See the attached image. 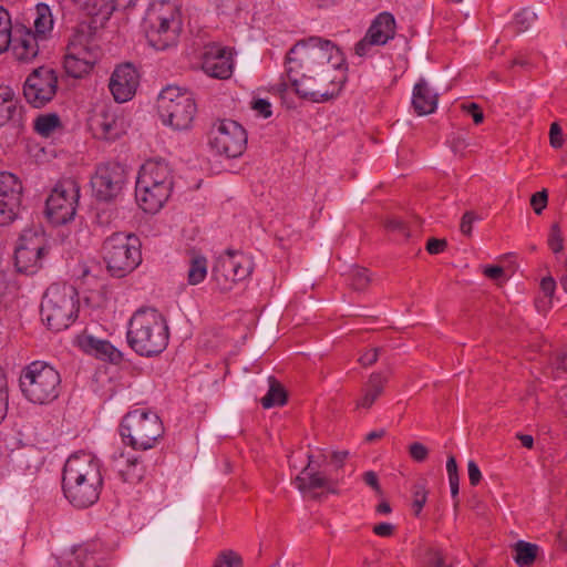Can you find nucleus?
I'll list each match as a JSON object with an SVG mask.
<instances>
[{"label": "nucleus", "mask_w": 567, "mask_h": 567, "mask_svg": "<svg viewBox=\"0 0 567 567\" xmlns=\"http://www.w3.org/2000/svg\"><path fill=\"white\" fill-rule=\"evenodd\" d=\"M285 66L296 94L316 103L338 96L347 80L343 53L320 37L298 41L287 52Z\"/></svg>", "instance_id": "nucleus-1"}, {"label": "nucleus", "mask_w": 567, "mask_h": 567, "mask_svg": "<svg viewBox=\"0 0 567 567\" xmlns=\"http://www.w3.org/2000/svg\"><path fill=\"white\" fill-rule=\"evenodd\" d=\"M103 485L100 461L87 452L70 455L62 473V489L66 499L79 508L93 505Z\"/></svg>", "instance_id": "nucleus-2"}, {"label": "nucleus", "mask_w": 567, "mask_h": 567, "mask_svg": "<svg viewBox=\"0 0 567 567\" xmlns=\"http://www.w3.org/2000/svg\"><path fill=\"white\" fill-rule=\"evenodd\" d=\"M127 344L138 355L153 358L168 346L169 328L166 318L154 308H142L130 319Z\"/></svg>", "instance_id": "nucleus-3"}, {"label": "nucleus", "mask_w": 567, "mask_h": 567, "mask_svg": "<svg viewBox=\"0 0 567 567\" xmlns=\"http://www.w3.org/2000/svg\"><path fill=\"white\" fill-rule=\"evenodd\" d=\"M102 56L94 31L87 23L78 24L69 37L63 68L69 76L81 79L91 73Z\"/></svg>", "instance_id": "nucleus-4"}, {"label": "nucleus", "mask_w": 567, "mask_h": 567, "mask_svg": "<svg viewBox=\"0 0 567 567\" xmlns=\"http://www.w3.org/2000/svg\"><path fill=\"white\" fill-rule=\"evenodd\" d=\"M144 28L148 43L156 50L175 45L182 32L179 9L168 1L152 3L144 18Z\"/></svg>", "instance_id": "nucleus-5"}, {"label": "nucleus", "mask_w": 567, "mask_h": 567, "mask_svg": "<svg viewBox=\"0 0 567 567\" xmlns=\"http://www.w3.org/2000/svg\"><path fill=\"white\" fill-rule=\"evenodd\" d=\"M165 433L161 417L152 411L136 409L130 411L120 424V434L125 445L135 451L154 449Z\"/></svg>", "instance_id": "nucleus-6"}, {"label": "nucleus", "mask_w": 567, "mask_h": 567, "mask_svg": "<svg viewBox=\"0 0 567 567\" xmlns=\"http://www.w3.org/2000/svg\"><path fill=\"white\" fill-rule=\"evenodd\" d=\"M101 255L111 276L123 278L142 262L140 238L132 233H113L104 239Z\"/></svg>", "instance_id": "nucleus-7"}, {"label": "nucleus", "mask_w": 567, "mask_h": 567, "mask_svg": "<svg viewBox=\"0 0 567 567\" xmlns=\"http://www.w3.org/2000/svg\"><path fill=\"white\" fill-rule=\"evenodd\" d=\"M78 312L79 299L73 286L53 284L47 289L41 302V318L50 330L59 332L69 328Z\"/></svg>", "instance_id": "nucleus-8"}, {"label": "nucleus", "mask_w": 567, "mask_h": 567, "mask_svg": "<svg viewBox=\"0 0 567 567\" xmlns=\"http://www.w3.org/2000/svg\"><path fill=\"white\" fill-rule=\"evenodd\" d=\"M20 389L32 403L49 404L58 399L61 377L58 370L44 361H33L20 374Z\"/></svg>", "instance_id": "nucleus-9"}, {"label": "nucleus", "mask_w": 567, "mask_h": 567, "mask_svg": "<svg viewBox=\"0 0 567 567\" xmlns=\"http://www.w3.org/2000/svg\"><path fill=\"white\" fill-rule=\"evenodd\" d=\"M157 112L165 126L174 131H187L193 125L197 105L189 91L167 85L157 97Z\"/></svg>", "instance_id": "nucleus-10"}, {"label": "nucleus", "mask_w": 567, "mask_h": 567, "mask_svg": "<svg viewBox=\"0 0 567 567\" xmlns=\"http://www.w3.org/2000/svg\"><path fill=\"white\" fill-rule=\"evenodd\" d=\"M254 270L252 259L241 251L226 250L212 271V279L220 292H228L239 281L247 279Z\"/></svg>", "instance_id": "nucleus-11"}, {"label": "nucleus", "mask_w": 567, "mask_h": 567, "mask_svg": "<svg viewBox=\"0 0 567 567\" xmlns=\"http://www.w3.org/2000/svg\"><path fill=\"white\" fill-rule=\"evenodd\" d=\"M208 145L218 155L236 158L246 150L247 133L236 121L217 120L208 132Z\"/></svg>", "instance_id": "nucleus-12"}, {"label": "nucleus", "mask_w": 567, "mask_h": 567, "mask_svg": "<svg viewBox=\"0 0 567 567\" xmlns=\"http://www.w3.org/2000/svg\"><path fill=\"white\" fill-rule=\"evenodd\" d=\"M80 198L79 183L73 178L58 182L45 203V212L51 223L63 225L72 220Z\"/></svg>", "instance_id": "nucleus-13"}, {"label": "nucleus", "mask_w": 567, "mask_h": 567, "mask_svg": "<svg viewBox=\"0 0 567 567\" xmlns=\"http://www.w3.org/2000/svg\"><path fill=\"white\" fill-rule=\"evenodd\" d=\"M50 246L43 235L28 231L21 235L14 251V264L19 272L33 275L43 267Z\"/></svg>", "instance_id": "nucleus-14"}, {"label": "nucleus", "mask_w": 567, "mask_h": 567, "mask_svg": "<svg viewBox=\"0 0 567 567\" xmlns=\"http://www.w3.org/2000/svg\"><path fill=\"white\" fill-rule=\"evenodd\" d=\"M127 179L126 169L118 163H105L96 167L91 185L99 200L110 202L122 192Z\"/></svg>", "instance_id": "nucleus-15"}, {"label": "nucleus", "mask_w": 567, "mask_h": 567, "mask_svg": "<svg viewBox=\"0 0 567 567\" xmlns=\"http://www.w3.org/2000/svg\"><path fill=\"white\" fill-rule=\"evenodd\" d=\"M396 22L392 13L381 12L371 22L364 37L355 43L354 53L360 56H370L374 53V47L385 45L394 39Z\"/></svg>", "instance_id": "nucleus-16"}, {"label": "nucleus", "mask_w": 567, "mask_h": 567, "mask_svg": "<svg viewBox=\"0 0 567 567\" xmlns=\"http://www.w3.org/2000/svg\"><path fill=\"white\" fill-rule=\"evenodd\" d=\"M58 75L51 68L40 66L32 71L23 85V95L34 107H42L55 95Z\"/></svg>", "instance_id": "nucleus-17"}, {"label": "nucleus", "mask_w": 567, "mask_h": 567, "mask_svg": "<svg viewBox=\"0 0 567 567\" xmlns=\"http://www.w3.org/2000/svg\"><path fill=\"white\" fill-rule=\"evenodd\" d=\"M22 184L19 177L9 172L0 173V225L14 220L21 204Z\"/></svg>", "instance_id": "nucleus-18"}, {"label": "nucleus", "mask_w": 567, "mask_h": 567, "mask_svg": "<svg viewBox=\"0 0 567 567\" xmlns=\"http://www.w3.org/2000/svg\"><path fill=\"white\" fill-rule=\"evenodd\" d=\"M107 470L115 474L123 483L130 485L141 483L146 473L142 458L124 451H117L111 455Z\"/></svg>", "instance_id": "nucleus-19"}, {"label": "nucleus", "mask_w": 567, "mask_h": 567, "mask_svg": "<svg viewBox=\"0 0 567 567\" xmlns=\"http://www.w3.org/2000/svg\"><path fill=\"white\" fill-rule=\"evenodd\" d=\"M140 84V75L135 66L131 63L120 64L113 71L109 87L118 103L130 101L136 93Z\"/></svg>", "instance_id": "nucleus-20"}, {"label": "nucleus", "mask_w": 567, "mask_h": 567, "mask_svg": "<svg viewBox=\"0 0 567 567\" xmlns=\"http://www.w3.org/2000/svg\"><path fill=\"white\" fill-rule=\"evenodd\" d=\"M203 71L210 78L226 80L234 71L231 52L218 45L208 47L203 55Z\"/></svg>", "instance_id": "nucleus-21"}, {"label": "nucleus", "mask_w": 567, "mask_h": 567, "mask_svg": "<svg viewBox=\"0 0 567 567\" xmlns=\"http://www.w3.org/2000/svg\"><path fill=\"white\" fill-rule=\"evenodd\" d=\"M326 463V455H308V464L295 478V484L300 492L326 488L329 486L328 476L319 468Z\"/></svg>", "instance_id": "nucleus-22"}, {"label": "nucleus", "mask_w": 567, "mask_h": 567, "mask_svg": "<svg viewBox=\"0 0 567 567\" xmlns=\"http://www.w3.org/2000/svg\"><path fill=\"white\" fill-rule=\"evenodd\" d=\"M136 182L173 189V171L165 159L150 158L142 165Z\"/></svg>", "instance_id": "nucleus-23"}, {"label": "nucleus", "mask_w": 567, "mask_h": 567, "mask_svg": "<svg viewBox=\"0 0 567 567\" xmlns=\"http://www.w3.org/2000/svg\"><path fill=\"white\" fill-rule=\"evenodd\" d=\"M76 346L85 353L100 360H107L112 363H120L123 359L122 352L110 341L95 338L92 334L82 333L76 337Z\"/></svg>", "instance_id": "nucleus-24"}, {"label": "nucleus", "mask_w": 567, "mask_h": 567, "mask_svg": "<svg viewBox=\"0 0 567 567\" xmlns=\"http://www.w3.org/2000/svg\"><path fill=\"white\" fill-rule=\"evenodd\" d=\"M173 189L158 185H145L136 182L135 198L145 213H157L169 198Z\"/></svg>", "instance_id": "nucleus-25"}, {"label": "nucleus", "mask_w": 567, "mask_h": 567, "mask_svg": "<svg viewBox=\"0 0 567 567\" xmlns=\"http://www.w3.org/2000/svg\"><path fill=\"white\" fill-rule=\"evenodd\" d=\"M388 381V377L381 372L371 373L361 389V395L355 402V409H371L374 402L383 394Z\"/></svg>", "instance_id": "nucleus-26"}, {"label": "nucleus", "mask_w": 567, "mask_h": 567, "mask_svg": "<svg viewBox=\"0 0 567 567\" xmlns=\"http://www.w3.org/2000/svg\"><path fill=\"white\" fill-rule=\"evenodd\" d=\"M22 107L16 97L14 91L8 85H0V127L12 122L20 124Z\"/></svg>", "instance_id": "nucleus-27"}, {"label": "nucleus", "mask_w": 567, "mask_h": 567, "mask_svg": "<svg viewBox=\"0 0 567 567\" xmlns=\"http://www.w3.org/2000/svg\"><path fill=\"white\" fill-rule=\"evenodd\" d=\"M91 128L97 138L112 141L122 133V127L115 114L102 111L91 120Z\"/></svg>", "instance_id": "nucleus-28"}, {"label": "nucleus", "mask_w": 567, "mask_h": 567, "mask_svg": "<svg viewBox=\"0 0 567 567\" xmlns=\"http://www.w3.org/2000/svg\"><path fill=\"white\" fill-rule=\"evenodd\" d=\"M12 54L19 62L29 63L39 53L38 39L31 31H25L21 35L11 38Z\"/></svg>", "instance_id": "nucleus-29"}, {"label": "nucleus", "mask_w": 567, "mask_h": 567, "mask_svg": "<svg viewBox=\"0 0 567 567\" xmlns=\"http://www.w3.org/2000/svg\"><path fill=\"white\" fill-rule=\"evenodd\" d=\"M412 105L419 115L431 114L436 110L437 94L432 92L423 79L414 85Z\"/></svg>", "instance_id": "nucleus-30"}, {"label": "nucleus", "mask_w": 567, "mask_h": 567, "mask_svg": "<svg viewBox=\"0 0 567 567\" xmlns=\"http://www.w3.org/2000/svg\"><path fill=\"white\" fill-rule=\"evenodd\" d=\"M83 10L94 18L95 23L103 24L116 10V4L112 0H86Z\"/></svg>", "instance_id": "nucleus-31"}, {"label": "nucleus", "mask_w": 567, "mask_h": 567, "mask_svg": "<svg viewBox=\"0 0 567 567\" xmlns=\"http://www.w3.org/2000/svg\"><path fill=\"white\" fill-rule=\"evenodd\" d=\"M514 550L516 553L514 557L515 563L519 567H529L535 563L539 547L536 544L518 540L514 545Z\"/></svg>", "instance_id": "nucleus-32"}, {"label": "nucleus", "mask_w": 567, "mask_h": 567, "mask_svg": "<svg viewBox=\"0 0 567 567\" xmlns=\"http://www.w3.org/2000/svg\"><path fill=\"white\" fill-rule=\"evenodd\" d=\"M264 409L281 406L287 402V393L284 386L274 378H269V390L260 400Z\"/></svg>", "instance_id": "nucleus-33"}, {"label": "nucleus", "mask_w": 567, "mask_h": 567, "mask_svg": "<svg viewBox=\"0 0 567 567\" xmlns=\"http://www.w3.org/2000/svg\"><path fill=\"white\" fill-rule=\"evenodd\" d=\"M37 17L34 19V30L37 39L39 37L45 38V35L52 30L53 28V18L51 14V10L49 6L44 3H40L35 8Z\"/></svg>", "instance_id": "nucleus-34"}, {"label": "nucleus", "mask_w": 567, "mask_h": 567, "mask_svg": "<svg viewBox=\"0 0 567 567\" xmlns=\"http://www.w3.org/2000/svg\"><path fill=\"white\" fill-rule=\"evenodd\" d=\"M207 276V259L204 256H193L187 271L189 285L200 284Z\"/></svg>", "instance_id": "nucleus-35"}, {"label": "nucleus", "mask_w": 567, "mask_h": 567, "mask_svg": "<svg viewBox=\"0 0 567 567\" xmlns=\"http://www.w3.org/2000/svg\"><path fill=\"white\" fill-rule=\"evenodd\" d=\"M58 128H61V121L56 114L40 115L34 121V131L41 136L49 137Z\"/></svg>", "instance_id": "nucleus-36"}, {"label": "nucleus", "mask_w": 567, "mask_h": 567, "mask_svg": "<svg viewBox=\"0 0 567 567\" xmlns=\"http://www.w3.org/2000/svg\"><path fill=\"white\" fill-rule=\"evenodd\" d=\"M12 24L9 12L0 6V53L8 50L11 44Z\"/></svg>", "instance_id": "nucleus-37"}, {"label": "nucleus", "mask_w": 567, "mask_h": 567, "mask_svg": "<svg viewBox=\"0 0 567 567\" xmlns=\"http://www.w3.org/2000/svg\"><path fill=\"white\" fill-rule=\"evenodd\" d=\"M564 244H565V238H564V234L561 231L559 224L558 223L551 224L549 233H548V237H547V245H548V248L555 254L556 259L558 261L560 260L559 255L564 250Z\"/></svg>", "instance_id": "nucleus-38"}, {"label": "nucleus", "mask_w": 567, "mask_h": 567, "mask_svg": "<svg viewBox=\"0 0 567 567\" xmlns=\"http://www.w3.org/2000/svg\"><path fill=\"white\" fill-rule=\"evenodd\" d=\"M420 567H447L442 551L434 547H425L421 554Z\"/></svg>", "instance_id": "nucleus-39"}, {"label": "nucleus", "mask_w": 567, "mask_h": 567, "mask_svg": "<svg viewBox=\"0 0 567 567\" xmlns=\"http://www.w3.org/2000/svg\"><path fill=\"white\" fill-rule=\"evenodd\" d=\"M243 558L239 554L234 550H224L221 551L215 563L214 567H243Z\"/></svg>", "instance_id": "nucleus-40"}, {"label": "nucleus", "mask_w": 567, "mask_h": 567, "mask_svg": "<svg viewBox=\"0 0 567 567\" xmlns=\"http://www.w3.org/2000/svg\"><path fill=\"white\" fill-rule=\"evenodd\" d=\"M446 472L449 475V482L451 487L452 497L455 498L458 495L460 477L457 472L456 460L453 455L447 457Z\"/></svg>", "instance_id": "nucleus-41"}, {"label": "nucleus", "mask_w": 567, "mask_h": 567, "mask_svg": "<svg viewBox=\"0 0 567 567\" xmlns=\"http://www.w3.org/2000/svg\"><path fill=\"white\" fill-rule=\"evenodd\" d=\"M73 564L76 567H96V559L87 551L86 548H80L74 551L72 559L68 563L70 566Z\"/></svg>", "instance_id": "nucleus-42"}, {"label": "nucleus", "mask_w": 567, "mask_h": 567, "mask_svg": "<svg viewBox=\"0 0 567 567\" xmlns=\"http://www.w3.org/2000/svg\"><path fill=\"white\" fill-rule=\"evenodd\" d=\"M371 278L365 268H355L351 274V286L354 290L361 291L368 288Z\"/></svg>", "instance_id": "nucleus-43"}, {"label": "nucleus", "mask_w": 567, "mask_h": 567, "mask_svg": "<svg viewBox=\"0 0 567 567\" xmlns=\"http://www.w3.org/2000/svg\"><path fill=\"white\" fill-rule=\"evenodd\" d=\"M427 499V491L424 486V484H415L413 486V502H412V508L414 511L415 516H419L421 513L424 504Z\"/></svg>", "instance_id": "nucleus-44"}, {"label": "nucleus", "mask_w": 567, "mask_h": 567, "mask_svg": "<svg viewBox=\"0 0 567 567\" xmlns=\"http://www.w3.org/2000/svg\"><path fill=\"white\" fill-rule=\"evenodd\" d=\"M548 204V193L547 189H542L540 192H536L530 197V206L533 207L535 214L540 215L543 210L547 207Z\"/></svg>", "instance_id": "nucleus-45"}, {"label": "nucleus", "mask_w": 567, "mask_h": 567, "mask_svg": "<svg viewBox=\"0 0 567 567\" xmlns=\"http://www.w3.org/2000/svg\"><path fill=\"white\" fill-rule=\"evenodd\" d=\"M385 228L389 230V231H392V233H398L399 236L403 239H406L409 238L410 236V233H409V229L408 227L405 226V224L401 220V219H398V218H389L385 224H384Z\"/></svg>", "instance_id": "nucleus-46"}, {"label": "nucleus", "mask_w": 567, "mask_h": 567, "mask_svg": "<svg viewBox=\"0 0 567 567\" xmlns=\"http://www.w3.org/2000/svg\"><path fill=\"white\" fill-rule=\"evenodd\" d=\"M480 216L474 212H465L461 219L460 230L465 236H471L474 221L478 220Z\"/></svg>", "instance_id": "nucleus-47"}, {"label": "nucleus", "mask_w": 567, "mask_h": 567, "mask_svg": "<svg viewBox=\"0 0 567 567\" xmlns=\"http://www.w3.org/2000/svg\"><path fill=\"white\" fill-rule=\"evenodd\" d=\"M251 109L264 118H268L272 114L271 104L266 99H255L251 102Z\"/></svg>", "instance_id": "nucleus-48"}, {"label": "nucleus", "mask_w": 567, "mask_h": 567, "mask_svg": "<svg viewBox=\"0 0 567 567\" xmlns=\"http://www.w3.org/2000/svg\"><path fill=\"white\" fill-rule=\"evenodd\" d=\"M536 16L528 11L522 10L515 16V24L517 25L518 31H525L528 29L530 23L535 20Z\"/></svg>", "instance_id": "nucleus-49"}, {"label": "nucleus", "mask_w": 567, "mask_h": 567, "mask_svg": "<svg viewBox=\"0 0 567 567\" xmlns=\"http://www.w3.org/2000/svg\"><path fill=\"white\" fill-rule=\"evenodd\" d=\"M409 454L415 462H423L427 458L429 450L424 444L414 442L409 446Z\"/></svg>", "instance_id": "nucleus-50"}, {"label": "nucleus", "mask_w": 567, "mask_h": 567, "mask_svg": "<svg viewBox=\"0 0 567 567\" xmlns=\"http://www.w3.org/2000/svg\"><path fill=\"white\" fill-rule=\"evenodd\" d=\"M463 111L471 115L475 124H481L484 120L482 109L476 103H468L462 105Z\"/></svg>", "instance_id": "nucleus-51"}, {"label": "nucleus", "mask_w": 567, "mask_h": 567, "mask_svg": "<svg viewBox=\"0 0 567 567\" xmlns=\"http://www.w3.org/2000/svg\"><path fill=\"white\" fill-rule=\"evenodd\" d=\"M549 140L550 145L555 148H559L563 146L564 140H563V131L558 123H551L550 130H549Z\"/></svg>", "instance_id": "nucleus-52"}, {"label": "nucleus", "mask_w": 567, "mask_h": 567, "mask_svg": "<svg viewBox=\"0 0 567 567\" xmlns=\"http://www.w3.org/2000/svg\"><path fill=\"white\" fill-rule=\"evenodd\" d=\"M379 348L368 349L365 350L359 358V362L363 367H370L374 364L379 359Z\"/></svg>", "instance_id": "nucleus-53"}, {"label": "nucleus", "mask_w": 567, "mask_h": 567, "mask_svg": "<svg viewBox=\"0 0 567 567\" xmlns=\"http://www.w3.org/2000/svg\"><path fill=\"white\" fill-rule=\"evenodd\" d=\"M446 245L447 244L444 239L430 238L426 243V250L431 255H436L442 252Z\"/></svg>", "instance_id": "nucleus-54"}, {"label": "nucleus", "mask_w": 567, "mask_h": 567, "mask_svg": "<svg viewBox=\"0 0 567 567\" xmlns=\"http://www.w3.org/2000/svg\"><path fill=\"white\" fill-rule=\"evenodd\" d=\"M467 472H468L470 484L472 486H476L482 480V474H481L480 467L477 466V464L474 461L468 462Z\"/></svg>", "instance_id": "nucleus-55"}, {"label": "nucleus", "mask_w": 567, "mask_h": 567, "mask_svg": "<svg viewBox=\"0 0 567 567\" xmlns=\"http://www.w3.org/2000/svg\"><path fill=\"white\" fill-rule=\"evenodd\" d=\"M540 289L546 297L553 298L555 289H556L555 279L551 276L543 278L540 281Z\"/></svg>", "instance_id": "nucleus-56"}, {"label": "nucleus", "mask_w": 567, "mask_h": 567, "mask_svg": "<svg viewBox=\"0 0 567 567\" xmlns=\"http://www.w3.org/2000/svg\"><path fill=\"white\" fill-rule=\"evenodd\" d=\"M373 533L380 537H390L394 533V525L391 523H379L373 526Z\"/></svg>", "instance_id": "nucleus-57"}, {"label": "nucleus", "mask_w": 567, "mask_h": 567, "mask_svg": "<svg viewBox=\"0 0 567 567\" xmlns=\"http://www.w3.org/2000/svg\"><path fill=\"white\" fill-rule=\"evenodd\" d=\"M363 481L367 485L372 487L375 492H378V493L381 492L378 475L374 472H372V471L365 472L363 474Z\"/></svg>", "instance_id": "nucleus-58"}, {"label": "nucleus", "mask_w": 567, "mask_h": 567, "mask_svg": "<svg viewBox=\"0 0 567 567\" xmlns=\"http://www.w3.org/2000/svg\"><path fill=\"white\" fill-rule=\"evenodd\" d=\"M483 272L489 279L497 280L504 275V269L501 266H487Z\"/></svg>", "instance_id": "nucleus-59"}, {"label": "nucleus", "mask_w": 567, "mask_h": 567, "mask_svg": "<svg viewBox=\"0 0 567 567\" xmlns=\"http://www.w3.org/2000/svg\"><path fill=\"white\" fill-rule=\"evenodd\" d=\"M349 453L347 451H338L333 452L331 454V463L337 467L340 468L343 466L344 461L347 460Z\"/></svg>", "instance_id": "nucleus-60"}, {"label": "nucleus", "mask_w": 567, "mask_h": 567, "mask_svg": "<svg viewBox=\"0 0 567 567\" xmlns=\"http://www.w3.org/2000/svg\"><path fill=\"white\" fill-rule=\"evenodd\" d=\"M554 364L556 370L567 373V353L557 354Z\"/></svg>", "instance_id": "nucleus-61"}, {"label": "nucleus", "mask_w": 567, "mask_h": 567, "mask_svg": "<svg viewBox=\"0 0 567 567\" xmlns=\"http://www.w3.org/2000/svg\"><path fill=\"white\" fill-rule=\"evenodd\" d=\"M517 439L520 441L522 445L526 449H533L534 439L528 434H517Z\"/></svg>", "instance_id": "nucleus-62"}, {"label": "nucleus", "mask_w": 567, "mask_h": 567, "mask_svg": "<svg viewBox=\"0 0 567 567\" xmlns=\"http://www.w3.org/2000/svg\"><path fill=\"white\" fill-rule=\"evenodd\" d=\"M561 264H563L565 272L559 278V281H560V286L564 289V291L567 292V255L563 256Z\"/></svg>", "instance_id": "nucleus-63"}, {"label": "nucleus", "mask_w": 567, "mask_h": 567, "mask_svg": "<svg viewBox=\"0 0 567 567\" xmlns=\"http://www.w3.org/2000/svg\"><path fill=\"white\" fill-rule=\"evenodd\" d=\"M112 1L114 2V4H116V10L133 8L137 2V0H112Z\"/></svg>", "instance_id": "nucleus-64"}]
</instances>
